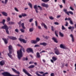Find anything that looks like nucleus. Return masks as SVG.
<instances>
[{"label":"nucleus","instance_id":"1","mask_svg":"<svg viewBox=\"0 0 76 76\" xmlns=\"http://www.w3.org/2000/svg\"><path fill=\"white\" fill-rule=\"evenodd\" d=\"M8 50H9V53H7V55L8 57L11 59H13V56L11 54L13 53H14V49L13 48V47L12 45H10L8 47Z\"/></svg>","mask_w":76,"mask_h":76},{"label":"nucleus","instance_id":"2","mask_svg":"<svg viewBox=\"0 0 76 76\" xmlns=\"http://www.w3.org/2000/svg\"><path fill=\"white\" fill-rule=\"evenodd\" d=\"M22 50V49H20V50H18L17 52L18 58L19 60H20L21 57H22L23 56V53Z\"/></svg>","mask_w":76,"mask_h":76},{"label":"nucleus","instance_id":"3","mask_svg":"<svg viewBox=\"0 0 76 76\" xmlns=\"http://www.w3.org/2000/svg\"><path fill=\"white\" fill-rule=\"evenodd\" d=\"M2 75L3 76H19V75H11L9 72H4L2 73Z\"/></svg>","mask_w":76,"mask_h":76},{"label":"nucleus","instance_id":"4","mask_svg":"<svg viewBox=\"0 0 76 76\" xmlns=\"http://www.w3.org/2000/svg\"><path fill=\"white\" fill-rule=\"evenodd\" d=\"M1 28L5 29L6 33L7 34H9V27L7 26L6 25H5L4 26H2Z\"/></svg>","mask_w":76,"mask_h":76},{"label":"nucleus","instance_id":"5","mask_svg":"<svg viewBox=\"0 0 76 76\" xmlns=\"http://www.w3.org/2000/svg\"><path fill=\"white\" fill-rule=\"evenodd\" d=\"M24 25L25 24H24V23H22L21 24V26L23 28H21L20 29V31L21 32H22V33H24V32H25V30H24V29H26V28L25 27Z\"/></svg>","mask_w":76,"mask_h":76},{"label":"nucleus","instance_id":"6","mask_svg":"<svg viewBox=\"0 0 76 76\" xmlns=\"http://www.w3.org/2000/svg\"><path fill=\"white\" fill-rule=\"evenodd\" d=\"M54 50L55 51V53L57 55H59V54H60V53L58 50L57 49V47L55 48H54Z\"/></svg>","mask_w":76,"mask_h":76},{"label":"nucleus","instance_id":"7","mask_svg":"<svg viewBox=\"0 0 76 76\" xmlns=\"http://www.w3.org/2000/svg\"><path fill=\"white\" fill-rule=\"evenodd\" d=\"M52 59H50V61L52 63H54V61H56L57 60V58L55 56H53L52 57Z\"/></svg>","mask_w":76,"mask_h":76},{"label":"nucleus","instance_id":"8","mask_svg":"<svg viewBox=\"0 0 76 76\" xmlns=\"http://www.w3.org/2000/svg\"><path fill=\"white\" fill-rule=\"evenodd\" d=\"M23 72H24V73H25V74H26V75L28 76H32V75H31V74H30L29 73H28V72L26 70V69H23Z\"/></svg>","mask_w":76,"mask_h":76},{"label":"nucleus","instance_id":"9","mask_svg":"<svg viewBox=\"0 0 76 76\" xmlns=\"http://www.w3.org/2000/svg\"><path fill=\"white\" fill-rule=\"evenodd\" d=\"M41 5L42 7H44L46 8H48L49 7L48 4H46L45 3H42L41 4Z\"/></svg>","mask_w":76,"mask_h":76},{"label":"nucleus","instance_id":"10","mask_svg":"<svg viewBox=\"0 0 76 76\" xmlns=\"http://www.w3.org/2000/svg\"><path fill=\"white\" fill-rule=\"evenodd\" d=\"M26 51L27 53H29V52H31L32 53H34V51H33V50L31 48H28L26 50Z\"/></svg>","mask_w":76,"mask_h":76},{"label":"nucleus","instance_id":"11","mask_svg":"<svg viewBox=\"0 0 76 76\" xmlns=\"http://www.w3.org/2000/svg\"><path fill=\"white\" fill-rule=\"evenodd\" d=\"M7 37L10 39H12V40H16L17 39L16 38L13 36H8Z\"/></svg>","mask_w":76,"mask_h":76},{"label":"nucleus","instance_id":"12","mask_svg":"<svg viewBox=\"0 0 76 76\" xmlns=\"http://www.w3.org/2000/svg\"><path fill=\"white\" fill-rule=\"evenodd\" d=\"M12 70L14 72H15V73H16L17 74H18V75H20V72L19 71H17V70H16L14 68H12Z\"/></svg>","mask_w":76,"mask_h":76},{"label":"nucleus","instance_id":"13","mask_svg":"<svg viewBox=\"0 0 76 76\" xmlns=\"http://www.w3.org/2000/svg\"><path fill=\"white\" fill-rule=\"evenodd\" d=\"M19 40L21 42H23V43H24L25 44L27 42V41H25V39H22L21 38H19Z\"/></svg>","mask_w":76,"mask_h":76},{"label":"nucleus","instance_id":"14","mask_svg":"<svg viewBox=\"0 0 76 76\" xmlns=\"http://www.w3.org/2000/svg\"><path fill=\"white\" fill-rule=\"evenodd\" d=\"M5 64V61L4 60H2L1 61H0V65L1 66H4Z\"/></svg>","mask_w":76,"mask_h":76},{"label":"nucleus","instance_id":"15","mask_svg":"<svg viewBox=\"0 0 76 76\" xmlns=\"http://www.w3.org/2000/svg\"><path fill=\"white\" fill-rule=\"evenodd\" d=\"M34 8L35 9L36 13H38V8L37 7V5H35L34 6Z\"/></svg>","mask_w":76,"mask_h":76},{"label":"nucleus","instance_id":"16","mask_svg":"<svg viewBox=\"0 0 76 76\" xmlns=\"http://www.w3.org/2000/svg\"><path fill=\"white\" fill-rule=\"evenodd\" d=\"M52 40H53L55 42H56V43H58V41H57V39L55 37H52Z\"/></svg>","mask_w":76,"mask_h":76},{"label":"nucleus","instance_id":"17","mask_svg":"<svg viewBox=\"0 0 76 76\" xmlns=\"http://www.w3.org/2000/svg\"><path fill=\"white\" fill-rule=\"evenodd\" d=\"M2 39L4 42L5 44H7L8 43V40L7 39L4 38H2Z\"/></svg>","mask_w":76,"mask_h":76},{"label":"nucleus","instance_id":"18","mask_svg":"<svg viewBox=\"0 0 76 76\" xmlns=\"http://www.w3.org/2000/svg\"><path fill=\"white\" fill-rule=\"evenodd\" d=\"M60 47L61 48H63V49H67L66 47L65 46H64L62 44L60 45Z\"/></svg>","mask_w":76,"mask_h":76},{"label":"nucleus","instance_id":"19","mask_svg":"<svg viewBox=\"0 0 76 76\" xmlns=\"http://www.w3.org/2000/svg\"><path fill=\"white\" fill-rule=\"evenodd\" d=\"M40 45H43V46H47L48 45V44L45 42L41 43H40Z\"/></svg>","mask_w":76,"mask_h":76},{"label":"nucleus","instance_id":"20","mask_svg":"<svg viewBox=\"0 0 76 76\" xmlns=\"http://www.w3.org/2000/svg\"><path fill=\"white\" fill-rule=\"evenodd\" d=\"M41 25L42 26H44V28H45L46 29H47V26L45 25V24H44V23H42L41 24Z\"/></svg>","mask_w":76,"mask_h":76},{"label":"nucleus","instance_id":"21","mask_svg":"<svg viewBox=\"0 0 76 76\" xmlns=\"http://www.w3.org/2000/svg\"><path fill=\"white\" fill-rule=\"evenodd\" d=\"M63 11H64V12H65V13L66 14H67V15H68L69 16L70 15V14H69L68 13V12H67V9H64L63 10Z\"/></svg>","mask_w":76,"mask_h":76},{"label":"nucleus","instance_id":"22","mask_svg":"<svg viewBox=\"0 0 76 76\" xmlns=\"http://www.w3.org/2000/svg\"><path fill=\"white\" fill-rule=\"evenodd\" d=\"M74 27L73 26H69L68 27V29H71V31H73V30L74 29Z\"/></svg>","mask_w":76,"mask_h":76},{"label":"nucleus","instance_id":"23","mask_svg":"<svg viewBox=\"0 0 76 76\" xmlns=\"http://www.w3.org/2000/svg\"><path fill=\"white\" fill-rule=\"evenodd\" d=\"M37 57V58H40L41 57V55L39 54V52H37L36 53Z\"/></svg>","mask_w":76,"mask_h":76},{"label":"nucleus","instance_id":"24","mask_svg":"<svg viewBox=\"0 0 76 76\" xmlns=\"http://www.w3.org/2000/svg\"><path fill=\"white\" fill-rule=\"evenodd\" d=\"M2 14L3 15L5 16H7V13L4 12H2Z\"/></svg>","mask_w":76,"mask_h":76},{"label":"nucleus","instance_id":"25","mask_svg":"<svg viewBox=\"0 0 76 76\" xmlns=\"http://www.w3.org/2000/svg\"><path fill=\"white\" fill-rule=\"evenodd\" d=\"M8 1V0H5V2H4V1H2V3H3V4H4V3H5V4H6Z\"/></svg>","mask_w":76,"mask_h":76},{"label":"nucleus","instance_id":"26","mask_svg":"<svg viewBox=\"0 0 76 76\" xmlns=\"http://www.w3.org/2000/svg\"><path fill=\"white\" fill-rule=\"evenodd\" d=\"M31 42L32 44H36L37 43V42L35 40H31Z\"/></svg>","mask_w":76,"mask_h":76},{"label":"nucleus","instance_id":"27","mask_svg":"<svg viewBox=\"0 0 76 76\" xmlns=\"http://www.w3.org/2000/svg\"><path fill=\"white\" fill-rule=\"evenodd\" d=\"M35 67V66L34 65H31L30 66L28 67V69H32L34 68Z\"/></svg>","mask_w":76,"mask_h":76},{"label":"nucleus","instance_id":"28","mask_svg":"<svg viewBox=\"0 0 76 76\" xmlns=\"http://www.w3.org/2000/svg\"><path fill=\"white\" fill-rule=\"evenodd\" d=\"M70 37L72 38V42H74V38H73V35L72 34H71Z\"/></svg>","mask_w":76,"mask_h":76},{"label":"nucleus","instance_id":"29","mask_svg":"<svg viewBox=\"0 0 76 76\" xmlns=\"http://www.w3.org/2000/svg\"><path fill=\"white\" fill-rule=\"evenodd\" d=\"M6 22V20L4 19H3L2 20V22H0V23H2L4 25V23H5V22Z\"/></svg>","mask_w":76,"mask_h":76},{"label":"nucleus","instance_id":"30","mask_svg":"<svg viewBox=\"0 0 76 76\" xmlns=\"http://www.w3.org/2000/svg\"><path fill=\"white\" fill-rule=\"evenodd\" d=\"M55 34L56 37H58V34L57 33H58V31L57 30L55 31Z\"/></svg>","mask_w":76,"mask_h":76},{"label":"nucleus","instance_id":"31","mask_svg":"<svg viewBox=\"0 0 76 76\" xmlns=\"http://www.w3.org/2000/svg\"><path fill=\"white\" fill-rule=\"evenodd\" d=\"M59 35L61 37H64V34H63L61 32H59Z\"/></svg>","mask_w":76,"mask_h":76},{"label":"nucleus","instance_id":"32","mask_svg":"<svg viewBox=\"0 0 76 76\" xmlns=\"http://www.w3.org/2000/svg\"><path fill=\"white\" fill-rule=\"evenodd\" d=\"M40 41V39L38 37H37L36 38V43L37 42H39Z\"/></svg>","mask_w":76,"mask_h":76},{"label":"nucleus","instance_id":"33","mask_svg":"<svg viewBox=\"0 0 76 76\" xmlns=\"http://www.w3.org/2000/svg\"><path fill=\"white\" fill-rule=\"evenodd\" d=\"M8 23L9 25H13L15 24V22H10Z\"/></svg>","mask_w":76,"mask_h":76},{"label":"nucleus","instance_id":"34","mask_svg":"<svg viewBox=\"0 0 76 76\" xmlns=\"http://www.w3.org/2000/svg\"><path fill=\"white\" fill-rule=\"evenodd\" d=\"M28 5L29 6H30L31 9H32V4H31V3H29L28 4Z\"/></svg>","mask_w":76,"mask_h":76},{"label":"nucleus","instance_id":"35","mask_svg":"<svg viewBox=\"0 0 76 76\" xmlns=\"http://www.w3.org/2000/svg\"><path fill=\"white\" fill-rule=\"evenodd\" d=\"M21 15H22V16H23V17H25L26 16H27V15H26V14L25 13H22V14H21Z\"/></svg>","mask_w":76,"mask_h":76},{"label":"nucleus","instance_id":"36","mask_svg":"<svg viewBox=\"0 0 76 76\" xmlns=\"http://www.w3.org/2000/svg\"><path fill=\"white\" fill-rule=\"evenodd\" d=\"M41 1H43V2H44V3H46L47 2H48V1H49V0H41Z\"/></svg>","mask_w":76,"mask_h":76},{"label":"nucleus","instance_id":"37","mask_svg":"<svg viewBox=\"0 0 76 76\" xmlns=\"http://www.w3.org/2000/svg\"><path fill=\"white\" fill-rule=\"evenodd\" d=\"M28 60V58L26 57V58H23V61H25V60Z\"/></svg>","mask_w":76,"mask_h":76},{"label":"nucleus","instance_id":"38","mask_svg":"<svg viewBox=\"0 0 76 76\" xmlns=\"http://www.w3.org/2000/svg\"><path fill=\"white\" fill-rule=\"evenodd\" d=\"M29 32H32L34 31V28H30L29 30Z\"/></svg>","mask_w":76,"mask_h":76},{"label":"nucleus","instance_id":"39","mask_svg":"<svg viewBox=\"0 0 76 76\" xmlns=\"http://www.w3.org/2000/svg\"><path fill=\"white\" fill-rule=\"evenodd\" d=\"M68 13H69H69L70 14H71V15H73V12L72 11H68Z\"/></svg>","mask_w":76,"mask_h":76},{"label":"nucleus","instance_id":"40","mask_svg":"<svg viewBox=\"0 0 76 76\" xmlns=\"http://www.w3.org/2000/svg\"><path fill=\"white\" fill-rule=\"evenodd\" d=\"M36 74L38 76H43L42 75H40V74H39L38 73V72H36Z\"/></svg>","mask_w":76,"mask_h":76},{"label":"nucleus","instance_id":"41","mask_svg":"<svg viewBox=\"0 0 76 76\" xmlns=\"http://www.w3.org/2000/svg\"><path fill=\"white\" fill-rule=\"evenodd\" d=\"M40 46L39 45L37 44L34 45V47H39Z\"/></svg>","mask_w":76,"mask_h":76},{"label":"nucleus","instance_id":"42","mask_svg":"<svg viewBox=\"0 0 76 76\" xmlns=\"http://www.w3.org/2000/svg\"><path fill=\"white\" fill-rule=\"evenodd\" d=\"M7 22H9L10 20V18L9 17H8V18H7Z\"/></svg>","mask_w":76,"mask_h":76},{"label":"nucleus","instance_id":"43","mask_svg":"<svg viewBox=\"0 0 76 76\" xmlns=\"http://www.w3.org/2000/svg\"><path fill=\"white\" fill-rule=\"evenodd\" d=\"M14 10H15V11H16V12H19V10H18V8H17L16 7H15L14 8Z\"/></svg>","mask_w":76,"mask_h":76},{"label":"nucleus","instance_id":"44","mask_svg":"<svg viewBox=\"0 0 76 76\" xmlns=\"http://www.w3.org/2000/svg\"><path fill=\"white\" fill-rule=\"evenodd\" d=\"M62 30H64L66 29V28L64 27V26H62Z\"/></svg>","mask_w":76,"mask_h":76},{"label":"nucleus","instance_id":"45","mask_svg":"<svg viewBox=\"0 0 76 76\" xmlns=\"http://www.w3.org/2000/svg\"><path fill=\"white\" fill-rule=\"evenodd\" d=\"M48 72H45V73H44L43 74V76H45V75H48Z\"/></svg>","mask_w":76,"mask_h":76},{"label":"nucleus","instance_id":"46","mask_svg":"<svg viewBox=\"0 0 76 76\" xmlns=\"http://www.w3.org/2000/svg\"><path fill=\"white\" fill-rule=\"evenodd\" d=\"M49 18L51 20H53L54 19V18H53L52 16H50Z\"/></svg>","mask_w":76,"mask_h":76},{"label":"nucleus","instance_id":"47","mask_svg":"<svg viewBox=\"0 0 76 76\" xmlns=\"http://www.w3.org/2000/svg\"><path fill=\"white\" fill-rule=\"evenodd\" d=\"M51 29L53 32H54V27L53 26H51Z\"/></svg>","mask_w":76,"mask_h":76},{"label":"nucleus","instance_id":"48","mask_svg":"<svg viewBox=\"0 0 76 76\" xmlns=\"http://www.w3.org/2000/svg\"><path fill=\"white\" fill-rule=\"evenodd\" d=\"M38 7H39V9L41 10H42V7L39 6H38Z\"/></svg>","mask_w":76,"mask_h":76},{"label":"nucleus","instance_id":"49","mask_svg":"<svg viewBox=\"0 0 76 76\" xmlns=\"http://www.w3.org/2000/svg\"><path fill=\"white\" fill-rule=\"evenodd\" d=\"M33 21V18H31L29 20L30 22H32Z\"/></svg>","mask_w":76,"mask_h":76},{"label":"nucleus","instance_id":"50","mask_svg":"<svg viewBox=\"0 0 76 76\" xmlns=\"http://www.w3.org/2000/svg\"><path fill=\"white\" fill-rule=\"evenodd\" d=\"M70 24H71V25H73V21L71 20L70 21Z\"/></svg>","mask_w":76,"mask_h":76},{"label":"nucleus","instance_id":"51","mask_svg":"<svg viewBox=\"0 0 76 76\" xmlns=\"http://www.w3.org/2000/svg\"><path fill=\"white\" fill-rule=\"evenodd\" d=\"M15 31L16 32L18 33L19 32V30H18V29H16L15 30Z\"/></svg>","mask_w":76,"mask_h":76},{"label":"nucleus","instance_id":"52","mask_svg":"<svg viewBox=\"0 0 76 76\" xmlns=\"http://www.w3.org/2000/svg\"><path fill=\"white\" fill-rule=\"evenodd\" d=\"M35 23L36 26H38V23H37V21H35Z\"/></svg>","mask_w":76,"mask_h":76},{"label":"nucleus","instance_id":"53","mask_svg":"<svg viewBox=\"0 0 76 76\" xmlns=\"http://www.w3.org/2000/svg\"><path fill=\"white\" fill-rule=\"evenodd\" d=\"M65 26H68V22H66V24H65Z\"/></svg>","mask_w":76,"mask_h":76},{"label":"nucleus","instance_id":"54","mask_svg":"<svg viewBox=\"0 0 76 76\" xmlns=\"http://www.w3.org/2000/svg\"><path fill=\"white\" fill-rule=\"evenodd\" d=\"M50 76H54V73H52L50 74Z\"/></svg>","mask_w":76,"mask_h":76},{"label":"nucleus","instance_id":"55","mask_svg":"<svg viewBox=\"0 0 76 76\" xmlns=\"http://www.w3.org/2000/svg\"><path fill=\"white\" fill-rule=\"evenodd\" d=\"M49 38V36H46L45 37V39H48Z\"/></svg>","mask_w":76,"mask_h":76},{"label":"nucleus","instance_id":"56","mask_svg":"<svg viewBox=\"0 0 76 76\" xmlns=\"http://www.w3.org/2000/svg\"><path fill=\"white\" fill-rule=\"evenodd\" d=\"M62 1L65 4H66V0H62Z\"/></svg>","mask_w":76,"mask_h":76},{"label":"nucleus","instance_id":"57","mask_svg":"<svg viewBox=\"0 0 76 76\" xmlns=\"http://www.w3.org/2000/svg\"><path fill=\"white\" fill-rule=\"evenodd\" d=\"M33 63H34L33 61H30L29 62V64H33Z\"/></svg>","mask_w":76,"mask_h":76},{"label":"nucleus","instance_id":"58","mask_svg":"<svg viewBox=\"0 0 76 76\" xmlns=\"http://www.w3.org/2000/svg\"><path fill=\"white\" fill-rule=\"evenodd\" d=\"M54 23L55 25H59V23H58L57 22H55Z\"/></svg>","mask_w":76,"mask_h":76},{"label":"nucleus","instance_id":"59","mask_svg":"<svg viewBox=\"0 0 76 76\" xmlns=\"http://www.w3.org/2000/svg\"><path fill=\"white\" fill-rule=\"evenodd\" d=\"M39 73H40V74H44V72H39Z\"/></svg>","mask_w":76,"mask_h":76},{"label":"nucleus","instance_id":"60","mask_svg":"<svg viewBox=\"0 0 76 76\" xmlns=\"http://www.w3.org/2000/svg\"><path fill=\"white\" fill-rule=\"evenodd\" d=\"M22 50L24 53H25V49H24V48H23L22 49Z\"/></svg>","mask_w":76,"mask_h":76},{"label":"nucleus","instance_id":"61","mask_svg":"<svg viewBox=\"0 0 76 76\" xmlns=\"http://www.w3.org/2000/svg\"><path fill=\"white\" fill-rule=\"evenodd\" d=\"M21 23H22V22L21 21H19V23H18V25H20Z\"/></svg>","mask_w":76,"mask_h":76},{"label":"nucleus","instance_id":"62","mask_svg":"<svg viewBox=\"0 0 76 76\" xmlns=\"http://www.w3.org/2000/svg\"><path fill=\"white\" fill-rule=\"evenodd\" d=\"M61 17V15H58L57 16V18H60Z\"/></svg>","mask_w":76,"mask_h":76},{"label":"nucleus","instance_id":"63","mask_svg":"<svg viewBox=\"0 0 76 76\" xmlns=\"http://www.w3.org/2000/svg\"><path fill=\"white\" fill-rule=\"evenodd\" d=\"M38 28H39V29H41V27L40 26H38Z\"/></svg>","mask_w":76,"mask_h":76},{"label":"nucleus","instance_id":"64","mask_svg":"<svg viewBox=\"0 0 76 76\" xmlns=\"http://www.w3.org/2000/svg\"><path fill=\"white\" fill-rule=\"evenodd\" d=\"M67 20H70H70H71V19L70 18H67Z\"/></svg>","mask_w":76,"mask_h":76}]
</instances>
